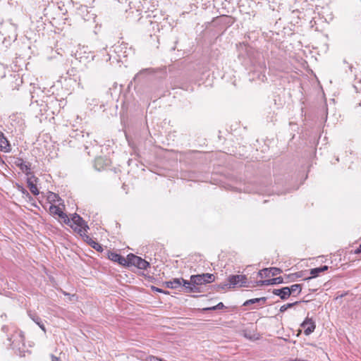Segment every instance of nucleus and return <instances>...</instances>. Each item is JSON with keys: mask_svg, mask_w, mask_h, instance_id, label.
I'll use <instances>...</instances> for the list:
<instances>
[{"mask_svg": "<svg viewBox=\"0 0 361 361\" xmlns=\"http://www.w3.org/2000/svg\"><path fill=\"white\" fill-rule=\"evenodd\" d=\"M215 276L212 274L192 275L190 281H183V288L186 293H200L199 286L214 281Z\"/></svg>", "mask_w": 361, "mask_h": 361, "instance_id": "obj_1", "label": "nucleus"}, {"mask_svg": "<svg viewBox=\"0 0 361 361\" xmlns=\"http://www.w3.org/2000/svg\"><path fill=\"white\" fill-rule=\"evenodd\" d=\"M10 345L13 350L21 351L25 347V337L23 331L16 330L11 337L8 338Z\"/></svg>", "mask_w": 361, "mask_h": 361, "instance_id": "obj_2", "label": "nucleus"}, {"mask_svg": "<svg viewBox=\"0 0 361 361\" xmlns=\"http://www.w3.org/2000/svg\"><path fill=\"white\" fill-rule=\"evenodd\" d=\"M70 220V224L73 226L72 228L74 229V231H76L78 234H80V235L87 232L89 226L85 220L78 214L75 213Z\"/></svg>", "mask_w": 361, "mask_h": 361, "instance_id": "obj_3", "label": "nucleus"}, {"mask_svg": "<svg viewBox=\"0 0 361 361\" xmlns=\"http://www.w3.org/2000/svg\"><path fill=\"white\" fill-rule=\"evenodd\" d=\"M127 266H135L140 269H147L149 267V263L138 256L130 254L128 255Z\"/></svg>", "mask_w": 361, "mask_h": 361, "instance_id": "obj_4", "label": "nucleus"}, {"mask_svg": "<svg viewBox=\"0 0 361 361\" xmlns=\"http://www.w3.org/2000/svg\"><path fill=\"white\" fill-rule=\"evenodd\" d=\"M247 277L245 275H231L228 278L229 282V287H250L247 285Z\"/></svg>", "mask_w": 361, "mask_h": 361, "instance_id": "obj_5", "label": "nucleus"}, {"mask_svg": "<svg viewBox=\"0 0 361 361\" xmlns=\"http://www.w3.org/2000/svg\"><path fill=\"white\" fill-rule=\"evenodd\" d=\"M49 212L51 214L53 215H57L59 217H60L64 224L70 226L71 228H73V226L71 224V220L68 215L65 214L59 207L56 205H51L49 207Z\"/></svg>", "mask_w": 361, "mask_h": 361, "instance_id": "obj_6", "label": "nucleus"}, {"mask_svg": "<svg viewBox=\"0 0 361 361\" xmlns=\"http://www.w3.org/2000/svg\"><path fill=\"white\" fill-rule=\"evenodd\" d=\"M301 326L305 329L304 333L306 336L312 334L316 328L314 322L312 319L308 317L301 324Z\"/></svg>", "mask_w": 361, "mask_h": 361, "instance_id": "obj_7", "label": "nucleus"}, {"mask_svg": "<svg viewBox=\"0 0 361 361\" xmlns=\"http://www.w3.org/2000/svg\"><path fill=\"white\" fill-rule=\"evenodd\" d=\"M80 236L82 237L84 240L85 242H87V243H88V245H90L92 248H94L97 251H99V252L103 251L102 245H100L99 243H98L97 242H96L93 239H92L89 235H87L86 234V233H83Z\"/></svg>", "mask_w": 361, "mask_h": 361, "instance_id": "obj_8", "label": "nucleus"}, {"mask_svg": "<svg viewBox=\"0 0 361 361\" xmlns=\"http://www.w3.org/2000/svg\"><path fill=\"white\" fill-rule=\"evenodd\" d=\"M108 257L109 259L113 262H118L121 265H127L128 257L125 258L124 257L116 252H109Z\"/></svg>", "mask_w": 361, "mask_h": 361, "instance_id": "obj_9", "label": "nucleus"}, {"mask_svg": "<svg viewBox=\"0 0 361 361\" xmlns=\"http://www.w3.org/2000/svg\"><path fill=\"white\" fill-rule=\"evenodd\" d=\"M0 150L4 152H9L11 151V147L4 136V133L0 130Z\"/></svg>", "mask_w": 361, "mask_h": 361, "instance_id": "obj_10", "label": "nucleus"}, {"mask_svg": "<svg viewBox=\"0 0 361 361\" xmlns=\"http://www.w3.org/2000/svg\"><path fill=\"white\" fill-rule=\"evenodd\" d=\"M272 293L275 295L279 296L283 300L288 299L290 297V290L288 287H283L280 289H274Z\"/></svg>", "mask_w": 361, "mask_h": 361, "instance_id": "obj_11", "label": "nucleus"}, {"mask_svg": "<svg viewBox=\"0 0 361 361\" xmlns=\"http://www.w3.org/2000/svg\"><path fill=\"white\" fill-rule=\"evenodd\" d=\"M36 180H37V178L33 175H32L30 177H28L27 180V186H28L30 192L34 195H37L39 194V190L37 189L36 184L35 183V182Z\"/></svg>", "mask_w": 361, "mask_h": 361, "instance_id": "obj_12", "label": "nucleus"}, {"mask_svg": "<svg viewBox=\"0 0 361 361\" xmlns=\"http://www.w3.org/2000/svg\"><path fill=\"white\" fill-rule=\"evenodd\" d=\"M16 164L22 170L23 172H24L27 175L31 173L30 165L28 163L24 161L23 159H17V160L16 161Z\"/></svg>", "mask_w": 361, "mask_h": 361, "instance_id": "obj_13", "label": "nucleus"}, {"mask_svg": "<svg viewBox=\"0 0 361 361\" xmlns=\"http://www.w3.org/2000/svg\"><path fill=\"white\" fill-rule=\"evenodd\" d=\"M267 298L266 297H262L259 298H253L246 300L243 303V306H248L252 304H258L259 306H262L266 303Z\"/></svg>", "mask_w": 361, "mask_h": 361, "instance_id": "obj_14", "label": "nucleus"}, {"mask_svg": "<svg viewBox=\"0 0 361 361\" xmlns=\"http://www.w3.org/2000/svg\"><path fill=\"white\" fill-rule=\"evenodd\" d=\"M29 316L32 319V320L35 323L37 324L39 328L44 331V332H46V328H45V326L44 324H43L41 318L37 315V314L35 313H32V312H30L29 313Z\"/></svg>", "mask_w": 361, "mask_h": 361, "instance_id": "obj_15", "label": "nucleus"}, {"mask_svg": "<svg viewBox=\"0 0 361 361\" xmlns=\"http://www.w3.org/2000/svg\"><path fill=\"white\" fill-rule=\"evenodd\" d=\"M262 272H270L271 276H276L282 272V270L277 267L265 268L261 270L258 274L262 277Z\"/></svg>", "mask_w": 361, "mask_h": 361, "instance_id": "obj_16", "label": "nucleus"}, {"mask_svg": "<svg viewBox=\"0 0 361 361\" xmlns=\"http://www.w3.org/2000/svg\"><path fill=\"white\" fill-rule=\"evenodd\" d=\"M288 289L290 290V295H293V296H296L300 293L302 291V287L301 284H293L290 287H288Z\"/></svg>", "mask_w": 361, "mask_h": 361, "instance_id": "obj_17", "label": "nucleus"}, {"mask_svg": "<svg viewBox=\"0 0 361 361\" xmlns=\"http://www.w3.org/2000/svg\"><path fill=\"white\" fill-rule=\"evenodd\" d=\"M265 282L268 284V286L274 285V284H279V283H282L283 282V279L282 277L279 276V277L273 278L271 279H267V280H266Z\"/></svg>", "mask_w": 361, "mask_h": 361, "instance_id": "obj_18", "label": "nucleus"}, {"mask_svg": "<svg viewBox=\"0 0 361 361\" xmlns=\"http://www.w3.org/2000/svg\"><path fill=\"white\" fill-rule=\"evenodd\" d=\"M172 281V284L173 286V288H178L181 286L183 287V281H185L183 278L180 279H173Z\"/></svg>", "mask_w": 361, "mask_h": 361, "instance_id": "obj_19", "label": "nucleus"}, {"mask_svg": "<svg viewBox=\"0 0 361 361\" xmlns=\"http://www.w3.org/2000/svg\"><path fill=\"white\" fill-rule=\"evenodd\" d=\"M224 307V305L222 302L218 303L216 305L210 307H204L201 310L202 312H207L210 310H221Z\"/></svg>", "mask_w": 361, "mask_h": 361, "instance_id": "obj_20", "label": "nucleus"}, {"mask_svg": "<svg viewBox=\"0 0 361 361\" xmlns=\"http://www.w3.org/2000/svg\"><path fill=\"white\" fill-rule=\"evenodd\" d=\"M321 272H322V271L319 267L312 269L310 270V274L312 275V276L307 278L306 280L312 279L313 277L318 276L319 274Z\"/></svg>", "mask_w": 361, "mask_h": 361, "instance_id": "obj_21", "label": "nucleus"}, {"mask_svg": "<svg viewBox=\"0 0 361 361\" xmlns=\"http://www.w3.org/2000/svg\"><path fill=\"white\" fill-rule=\"evenodd\" d=\"M300 276H301V274L299 272L287 275V278L290 279L291 281H293L294 278H298Z\"/></svg>", "mask_w": 361, "mask_h": 361, "instance_id": "obj_22", "label": "nucleus"}, {"mask_svg": "<svg viewBox=\"0 0 361 361\" xmlns=\"http://www.w3.org/2000/svg\"><path fill=\"white\" fill-rule=\"evenodd\" d=\"M300 302V301H296L295 302L286 304V308L288 309V308L293 307L294 305H296Z\"/></svg>", "mask_w": 361, "mask_h": 361, "instance_id": "obj_23", "label": "nucleus"}, {"mask_svg": "<svg viewBox=\"0 0 361 361\" xmlns=\"http://www.w3.org/2000/svg\"><path fill=\"white\" fill-rule=\"evenodd\" d=\"M165 286L168 288H173V284H172V281H166L165 282Z\"/></svg>", "mask_w": 361, "mask_h": 361, "instance_id": "obj_24", "label": "nucleus"}, {"mask_svg": "<svg viewBox=\"0 0 361 361\" xmlns=\"http://www.w3.org/2000/svg\"><path fill=\"white\" fill-rule=\"evenodd\" d=\"M266 280H261L257 282V286H268V284L265 282Z\"/></svg>", "mask_w": 361, "mask_h": 361, "instance_id": "obj_25", "label": "nucleus"}, {"mask_svg": "<svg viewBox=\"0 0 361 361\" xmlns=\"http://www.w3.org/2000/svg\"><path fill=\"white\" fill-rule=\"evenodd\" d=\"M57 197V195L51 192V195L48 197V198L52 201H54V198Z\"/></svg>", "mask_w": 361, "mask_h": 361, "instance_id": "obj_26", "label": "nucleus"}, {"mask_svg": "<svg viewBox=\"0 0 361 361\" xmlns=\"http://www.w3.org/2000/svg\"><path fill=\"white\" fill-rule=\"evenodd\" d=\"M152 289L157 292H159V293H166L165 291H164L163 290H161V288H157V287H152Z\"/></svg>", "mask_w": 361, "mask_h": 361, "instance_id": "obj_27", "label": "nucleus"}, {"mask_svg": "<svg viewBox=\"0 0 361 361\" xmlns=\"http://www.w3.org/2000/svg\"><path fill=\"white\" fill-rule=\"evenodd\" d=\"M288 309L286 308V305H282L281 307H280V312H284L287 310Z\"/></svg>", "mask_w": 361, "mask_h": 361, "instance_id": "obj_28", "label": "nucleus"}, {"mask_svg": "<svg viewBox=\"0 0 361 361\" xmlns=\"http://www.w3.org/2000/svg\"><path fill=\"white\" fill-rule=\"evenodd\" d=\"M319 268H320V269H321L322 272H323V271H324L328 270L329 267H328V266H326V265H324V266L320 267Z\"/></svg>", "mask_w": 361, "mask_h": 361, "instance_id": "obj_29", "label": "nucleus"}, {"mask_svg": "<svg viewBox=\"0 0 361 361\" xmlns=\"http://www.w3.org/2000/svg\"><path fill=\"white\" fill-rule=\"evenodd\" d=\"M51 361H61L60 358L56 357L55 355H51Z\"/></svg>", "mask_w": 361, "mask_h": 361, "instance_id": "obj_30", "label": "nucleus"}, {"mask_svg": "<svg viewBox=\"0 0 361 361\" xmlns=\"http://www.w3.org/2000/svg\"><path fill=\"white\" fill-rule=\"evenodd\" d=\"M355 254H360L361 253V244L360 246L355 250Z\"/></svg>", "mask_w": 361, "mask_h": 361, "instance_id": "obj_31", "label": "nucleus"}, {"mask_svg": "<svg viewBox=\"0 0 361 361\" xmlns=\"http://www.w3.org/2000/svg\"><path fill=\"white\" fill-rule=\"evenodd\" d=\"M266 79H267V78H266L265 74H262V75H261V80H262V81H264V80H266Z\"/></svg>", "mask_w": 361, "mask_h": 361, "instance_id": "obj_32", "label": "nucleus"}, {"mask_svg": "<svg viewBox=\"0 0 361 361\" xmlns=\"http://www.w3.org/2000/svg\"><path fill=\"white\" fill-rule=\"evenodd\" d=\"M261 68H262L263 70L266 69V66H265L264 62H263V63H262V66H261Z\"/></svg>", "mask_w": 361, "mask_h": 361, "instance_id": "obj_33", "label": "nucleus"}, {"mask_svg": "<svg viewBox=\"0 0 361 361\" xmlns=\"http://www.w3.org/2000/svg\"><path fill=\"white\" fill-rule=\"evenodd\" d=\"M270 274V272H262V275L264 274L266 276H268Z\"/></svg>", "mask_w": 361, "mask_h": 361, "instance_id": "obj_34", "label": "nucleus"}, {"mask_svg": "<svg viewBox=\"0 0 361 361\" xmlns=\"http://www.w3.org/2000/svg\"><path fill=\"white\" fill-rule=\"evenodd\" d=\"M6 326H3L2 330H3V331H5V330H6Z\"/></svg>", "mask_w": 361, "mask_h": 361, "instance_id": "obj_35", "label": "nucleus"}]
</instances>
